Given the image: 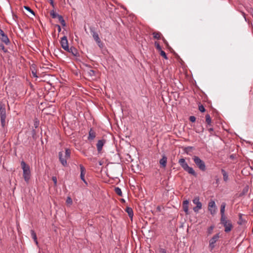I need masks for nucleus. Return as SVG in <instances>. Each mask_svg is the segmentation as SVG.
Here are the masks:
<instances>
[{
	"label": "nucleus",
	"mask_w": 253,
	"mask_h": 253,
	"mask_svg": "<svg viewBox=\"0 0 253 253\" xmlns=\"http://www.w3.org/2000/svg\"><path fill=\"white\" fill-rule=\"evenodd\" d=\"M121 202L122 203H125V200L124 199H121Z\"/></svg>",
	"instance_id": "obj_54"
},
{
	"label": "nucleus",
	"mask_w": 253,
	"mask_h": 253,
	"mask_svg": "<svg viewBox=\"0 0 253 253\" xmlns=\"http://www.w3.org/2000/svg\"><path fill=\"white\" fill-rule=\"evenodd\" d=\"M218 179L217 178L216 179V183H218Z\"/></svg>",
	"instance_id": "obj_56"
},
{
	"label": "nucleus",
	"mask_w": 253,
	"mask_h": 253,
	"mask_svg": "<svg viewBox=\"0 0 253 253\" xmlns=\"http://www.w3.org/2000/svg\"><path fill=\"white\" fill-rule=\"evenodd\" d=\"M152 35L153 36V38L157 40H160L161 39V37L162 36L161 33L159 32H154L152 33Z\"/></svg>",
	"instance_id": "obj_25"
},
{
	"label": "nucleus",
	"mask_w": 253,
	"mask_h": 253,
	"mask_svg": "<svg viewBox=\"0 0 253 253\" xmlns=\"http://www.w3.org/2000/svg\"><path fill=\"white\" fill-rule=\"evenodd\" d=\"M193 203L196 205V207L197 208H202V204L201 202H200V198L199 197H196L194 198V199L193 200Z\"/></svg>",
	"instance_id": "obj_18"
},
{
	"label": "nucleus",
	"mask_w": 253,
	"mask_h": 253,
	"mask_svg": "<svg viewBox=\"0 0 253 253\" xmlns=\"http://www.w3.org/2000/svg\"><path fill=\"white\" fill-rule=\"evenodd\" d=\"M244 222H245V220L242 218V214L240 213L239 214V221H238V224L239 225H242Z\"/></svg>",
	"instance_id": "obj_30"
},
{
	"label": "nucleus",
	"mask_w": 253,
	"mask_h": 253,
	"mask_svg": "<svg viewBox=\"0 0 253 253\" xmlns=\"http://www.w3.org/2000/svg\"><path fill=\"white\" fill-rule=\"evenodd\" d=\"M252 211H253V210Z\"/></svg>",
	"instance_id": "obj_57"
},
{
	"label": "nucleus",
	"mask_w": 253,
	"mask_h": 253,
	"mask_svg": "<svg viewBox=\"0 0 253 253\" xmlns=\"http://www.w3.org/2000/svg\"><path fill=\"white\" fill-rule=\"evenodd\" d=\"M202 208H197V207H195L193 208V211L195 212H198L199 211V210L201 209Z\"/></svg>",
	"instance_id": "obj_45"
},
{
	"label": "nucleus",
	"mask_w": 253,
	"mask_h": 253,
	"mask_svg": "<svg viewBox=\"0 0 253 253\" xmlns=\"http://www.w3.org/2000/svg\"><path fill=\"white\" fill-rule=\"evenodd\" d=\"M52 181H53L54 182V186H56L57 185V178L56 176H52Z\"/></svg>",
	"instance_id": "obj_41"
},
{
	"label": "nucleus",
	"mask_w": 253,
	"mask_h": 253,
	"mask_svg": "<svg viewBox=\"0 0 253 253\" xmlns=\"http://www.w3.org/2000/svg\"><path fill=\"white\" fill-rule=\"evenodd\" d=\"M208 210L210 211L211 214L214 215L216 212V206L215 202L211 200L208 204Z\"/></svg>",
	"instance_id": "obj_9"
},
{
	"label": "nucleus",
	"mask_w": 253,
	"mask_h": 253,
	"mask_svg": "<svg viewBox=\"0 0 253 253\" xmlns=\"http://www.w3.org/2000/svg\"><path fill=\"white\" fill-rule=\"evenodd\" d=\"M32 137H33V139L35 140H37L38 136L36 134V130L33 129L32 131Z\"/></svg>",
	"instance_id": "obj_33"
},
{
	"label": "nucleus",
	"mask_w": 253,
	"mask_h": 253,
	"mask_svg": "<svg viewBox=\"0 0 253 253\" xmlns=\"http://www.w3.org/2000/svg\"><path fill=\"white\" fill-rule=\"evenodd\" d=\"M214 228L213 226H211L208 229V234H211L212 233L213 229Z\"/></svg>",
	"instance_id": "obj_38"
},
{
	"label": "nucleus",
	"mask_w": 253,
	"mask_h": 253,
	"mask_svg": "<svg viewBox=\"0 0 253 253\" xmlns=\"http://www.w3.org/2000/svg\"><path fill=\"white\" fill-rule=\"evenodd\" d=\"M71 150L70 149H65V154L63 155V152H59L58 154L59 159L61 164L65 167L67 165V160L70 158Z\"/></svg>",
	"instance_id": "obj_3"
},
{
	"label": "nucleus",
	"mask_w": 253,
	"mask_h": 253,
	"mask_svg": "<svg viewBox=\"0 0 253 253\" xmlns=\"http://www.w3.org/2000/svg\"><path fill=\"white\" fill-rule=\"evenodd\" d=\"M225 206L226 203H222L220 207L221 218L226 217L224 214Z\"/></svg>",
	"instance_id": "obj_20"
},
{
	"label": "nucleus",
	"mask_w": 253,
	"mask_h": 253,
	"mask_svg": "<svg viewBox=\"0 0 253 253\" xmlns=\"http://www.w3.org/2000/svg\"><path fill=\"white\" fill-rule=\"evenodd\" d=\"M221 171L223 175L224 181L226 182L228 180V174L227 172L224 169H221Z\"/></svg>",
	"instance_id": "obj_26"
},
{
	"label": "nucleus",
	"mask_w": 253,
	"mask_h": 253,
	"mask_svg": "<svg viewBox=\"0 0 253 253\" xmlns=\"http://www.w3.org/2000/svg\"><path fill=\"white\" fill-rule=\"evenodd\" d=\"M0 122L1 126L4 127L5 126V120L6 118V113L0 115Z\"/></svg>",
	"instance_id": "obj_22"
},
{
	"label": "nucleus",
	"mask_w": 253,
	"mask_h": 253,
	"mask_svg": "<svg viewBox=\"0 0 253 253\" xmlns=\"http://www.w3.org/2000/svg\"><path fill=\"white\" fill-rule=\"evenodd\" d=\"M167 163V157L165 155H163L162 158L160 160V164L163 168L166 167Z\"/></svg>",
	"instance_id": "obj_17"
},
{
	"label": "nucleus",
	"mask_w": 253,
	"mask_h": 253,
	"mask_svg": "<svg viewBox=\"0 0 253 253\" xmlns=\"http://www.w3.org/2000/svg\"><path fill=\"white\" fill-rule=\"evenodd\" d=\"M0 49L2 50L5 53L7 52V50L5 47L4 45L1 43H0Z\"/></svg>",
	"instance_id": "obj_35"
},
{
	"label": "nucleus",
	"mask_w": 253,
	"mask_h": 253,
	"mask_svg": "<svg viewBox=\"0 0 253 253\" xmlns=\"http://www.w3.org/2000/svg\"><path fill=\"white\" fill-rule=\"evenodd\" d=\"M188 204L189 201L187 200H184L182 203L183 210L185 212L186 214H188Z\"/></svg>",
	"instance_id": "obj_15"
},
{
	"label": "nucleus",
	"mask_w": 253,
	"mask_h": 253,
	"mask_svg": "<svg viewBox=\"0 0 253 253\" xmlns=\"http://www.w3.org/2000/svg\"><path fill=\"white\" fill-rule=\"evenodd\" d=\"M160 55L163 57L165 59H168V57H167V55L166 53V52L163 51V50H162L161 51H160Z\"/></svg>",
	"instance_id": "obj_34"
},
{
	"label": "nucleus",
	"mask_w": 253,
	"mask_h": 253,
	"mask_svg": "<svg viewBox=\"0 0 253 253\" xmlns=\"http://www.w3.org/2000/svg\"><path fill=\"white\" fill-rule=\"evenodd\" d=\"M192 148V147H188L186 148V149H191Z\"/></svg>",
	"instance_id": "obj_55"
},
{
	"label": "nucleus",
	"mask_w": 253,
	"mask_h": 253,
	"mask_svg": "<svg viewBox=\"0 0 253 253\" xmlns=\"http://www.w3.org/2000/svg\"><path fill=\"white\" fill-rule=\"evenodd\" d=\"M155 46L159 52L162 50V47L160 46L159 43L157 42H155Z\"/></svg>",
	"instance_id": "obj_32"
},
{
	"label": "nucleus",
	"mask_w": 253,
	"mask_h": 253,
	"mask_svg": "<svg viewBox=\"0 0 253 253\" xmlns=\"http://www.w3.org/2000/svg\"><path fill=\"white\" fill-rule=\"evenodd\" d=\"M50 15L52 18H56L59 15V14L56 13L54 10H52L50 11Z\"/></svg>",
	"instance_id": "obj_29"
},
{
	"label": "nucleus",
	"mask_w": 253,
	"mask_h": 253,
	"mask_svg": "<svg viewBox=\"0 0 253 253\" xmlns=\"http://www.w3.org/2000/svg\"><path fill=\"white\" fill-rule=\"evenodd\" d=\"M0 40L4 43L6 45L10 44V40L7 36L4 33L2 29L0 28Z\"/></svg>",
	"instance_id": "obj_8"
},
{
	"label": "nucleus",
	"mask_w": 253,
	"mask_h": 253,
	"mask_svg": "<svg viewBox=\"0 0 253 253\" xmlns=\"http://www.w3.org/2000/svg\"><path fill=\"white\" fill-rule=\"evenodd\" d=\"M164 43L166 44V45L167 46V47L168 48H169L170 46L169 45V43L167 41V40L165 39L164 37H162V38Z\"/></svg>",
	"instance_id": "obj_39"
},
{
	"label": "nucleus",
	"mask_w": 253,
	"mask_h": 253,
	"mask_svg": "<svg viewBox=\"0 0 253 253\" xmlns=\"http://www.w3.org/2000/svg\"><path fill=\"white\" fill-rule=\"evenodd\" d=\"M173 55H174L175 57L177 59V60H178L179 62H183L180 56L175 51H173Z\"/></svg>",
	"instance_id": "obj_36"
},
{
	"label": "nucleus",
	"mask_w": 253,
	"mask_h": 253,
	"mask_svg": "<svg viewBox=\"0 0 253 253\" xmlns=\"http://www.w3.org/2000/svg\"><path fill=\"white\" fill-rule=\"evenodd\" d=\"M72 200L71 199V198L69 197H68L67 198V200H66V203H68V204H72Z\"/></svg>",
	"instance_id": "obj_43"
},
{
	"label": "nucleus",
	"mask_w": 253,
	"mask_h": 253,
	"mask_svg": "<svg viewBox=\"0 0 253 253\" xmlns=\"http://www.w3.org/2000/svg\"><path fill=\"white\" fill-rule=\"evenodd\" d=\"M178 164L182 169L189 174H190L195 177L197 176V173L192 167H189L186 162L184 158H181L178 161Z\"/></svg>",
	"instance_id": "obj_1"
},
{
	"label": "nucleus",
	"mask_w": 253,
	"mask_h": 253,
	"mask_svg": "<svg viewBox=\"0 0 253 253\" xmlns=\"http://www.w3.org/2000/svg\"><path fill=\"white\" fill-rule=\"evenodd\" d=\"M156 210L158 211H159L160 212L161 211V208L160 206H158L156 208Z\"/></svg>",
	"instance_id": "obj_52"
},
{
	"label": "nucleus",
	"mask_w": 253,
	"mask_h": 253,
	"mask_svg": "<svg viewBox=\"0 0 253 253\" xmlns=\"http://www.w3.org/2000/svg\"><path fill=\"white\" fill-rule=\"evenodd\" d=\"M168 48L170 50V52L173 54V51H174V50L170 46Z\"/></svg>",
	"instance_id": "obj_53"
},
{
	"label": "nucleus",
	"mask_w": 253,
	"mask_h": 253,
	"mask_svg": "<svg viewBox=\"0 0 253 253\" xmlns=\"http://www.w3.org/2000/svg\"><path fill=\"white\" fill-rule=\"evenodd\" d=\"M90 32L92 35V37L95 42H97L98 45L100 47H103V43L101 42V41L99 37V35L97 32H96L93 28H90Z\"/></svg>",
	"instance_id": "obj_6"
},
{
	"label": "nucleus",
	"mask_w": 253,
	"mask_h": 253,
	"mask_svg": "<svg viewBox=\"0 0 253 253\" xmlns=\"http://www.w3.org/2000/svg\"><path fill=\"white\" fill-rule=\"evenodd\" d=\"M6 113L5 105L0 104V115Z\"/></svg>",
	"instance_id": "obj_27"
},
{
	"label": "nucleus",
	"mask_w": 253,
	"mask_h": 253,
	"mask_svg": "<svg viewBox=\"0 0 253 253\" xmlns=\"http://www.w3.org/2000/svg\"><path fill=\"white\" fill-rule=\"evenodd\" d=\"M106 140L104 139L99 140L96 144L97 150L98 153H101L103 146L105 144Z\"/></svg>",
	"instance_id": "obj_11"
},
{
	"label": "nucleus",
	"mask_w": 253,
	"mask_h": 253,
	"mask_svg": "<svg viewBox=\"0 0 253 253\" xmlns=\"http://www.w3.org/2000/svg\"><path fill=\"white\" fill-rule=\"evenodd\" d=\"M96 137V132L93 130L92 128H90L88 132V136L87 139L89 141L93 140Z\"/></svg>",
	"instance_id": "obj_13"
},
{
	"label": "nucleus",
	"mask_w": 253,
	"mask_h": 253,
	"mask_svg": "<svg viewBox=\"0 0 253 253\" xmlns=\"http://www.w3.org/2000/svg\"><path fill=\"white\" fill-rule=\"evenodd\" d=\"M220 237L219 233L214 235L209 241V248L212 251L215 247V244L219 240Z\"/></svg>",
	"instance_id": "obj_7"
},
{
	"label": "nucleus",
	"mask_w": 253,
	"mask_h": 253,
	"mask_svg": "<svg viewBox=\"0 0 253 253\" xmlns=\"http://www.w3.org/2000/svg\"><path fill=\"white\" fill-rule=\"evenodd\" d=\"M39 125V121H38L37 120L34 122V126L35 128H37Z\"/></svg>",
	"instance_id": "obj_44"
},
{
	"label": "nucleus",
	"mask_w": 253,
	"mask_h": 253,
	"mask_svg": "<svg viewBox=\"0 0 253 253\" xmlns=\"http://www.w3.org/2000/svg\"><path fill=\"white\" fill-rule=\"evenodd\" d=\"M199 110L201 112H204L206 111L204 106L202 104L199 105Z\"/></svg>",
	"instance_id": "obj_37"
},
{
	"label": "nucleus",
	"mask_w": 253,
	"mask_h": 253,
	"mask_svg": "<svg viewBox=\"0 0 253 253\" xmlns=\"http://www.w3.org/2000/svg\"><path fill=\"white\" fill-rule=\"evenodd\" d=\"M206 123L207 124V126H211V119L209 114H207L206 115Z\"/></svg>",
	"instance_id": "obj_23"
},
{
	"label": "nucleus",
	"mask_w": 253,
	"mask_h": 253,
	"mask_svg": "<svg viewBox=\"0 0 253 253\" xmlns=\"http://www.w3.org/2000/svg\"><path fill=\"white\" fill-rule=\"evenodd\" d=\"M208 130L210 132L211 135H213L214 134L213 133L214 130H213V128L212 127H210V128H208Z\"/></svg>",
	"instance_id": "obj_46"
},
{
	"label": "nucleus",
	"mask_w": 253,
	"mask_h": 253,
	"mask_svg": "<svg viewBox=\"0 0 253 253\" xmlns=\"http://www.w3.org/2000/svg\"><path fill=\"white\" fill-rule=\"evenodd\" d=\"M114 191L119 196H123L122 190L119 187H115Z\"/></svg>",
	"instance_id": "obj_28"
},
{
	"label": "nucleus",
	"mask_w": 253,
	"mask_h": 253,
	"mask_svg": "<svg viewBox=\"0 0 253 253\" xmlns=\"http://www.w3.org/2000/svg\"><path fill=\"white\" fill-rule=\"evenodd\" d=\"M80 171H81V175L80 177L81 180L86 184H87V182L85 180L84 176L86 173V169L83 166V165L80 164Z\"/></svg>",
	"instance_id": "obj_12"
},
{
	"label": "nucleus",
	"mask_w": 253,
	"mask_h": 253,
	"mask_svg": "<svg viewBox=\"0 0 253 253\" xmlns=\"http://www.w3.org/2000/svg\"><path fill=\"white\" fill-rule=\"evenodd\" d=\"M67 51L71 53L75 57H79L80 56L77 49L74 46H71L69 48V50Z\"/></svg>",
	"instance_id": "obj_14"
},
{
	"label": "nucleus",
	"mask_w": 253,
	"mask_h": 253,
	"mask_svg": "<svg viewBox=\"0 0 253 253\" xmlns=\"http://www.w3.org/2000/svg\"><path fill=\"white\" fill-rule=\"evenodd\" d=\"M194 130L197 133H201L203 132L204 130V128L201 124L197 125L195 126L194 127Z\"/></svg>",
	"instance_id": "obj_16"
},
{
	"label": "nucleus",
	"mask_w": 253,
	"mask_h": 253,
	"mask_svg": "<svg viewBox=\"0 0 253 253\" xmlns=\"http://www.w3.org/2000/svg\"><path fill=\"white\" fill-rule=\"evenodd\" d=\"M32 74L34 77H38V76H37V71L35 69L32 70Z\"/></svg>",
	"instance_id": "obj_42"
},
{
	"label": "nucleus",
	"mask_w": 253,
	"mask_h": 253,
	"mask_svg": "<svg viewBox=\"0 0 253 253\" xmlns=\"http://www.w3.org/2000/svg\"><path fill=\"white\" fill-rule=\"evenodd\" d=\"M60 44L62 47L66 51H68L69 50V47L68 45V42L67 40V38L66 36H64L61 38L60 41Z\"/></svg>",
	"instance_id": "obj_10"
},
{
	"label": "nucleus",
	"mask_w": 253,
	"mask_h": 253,
	"mask_svg": "<svg viewBox=\"0 0 253 253\" xmlns=\"http://www.w3.org/2000/svg\"><path fill=\"white\" fill-rule=\"evenodd\" d=\"M55 27H57L58 32L59 33L61 31V28L60 26L58 24H56V25H55Z\"/></svg>",
	"instance_id": "obj_50"
},
{
	"label": "nucleus",
	"mask_w": 253,
	"mask_h": 253,
	"mask_svg": "<svg viewBox=\"0 0 253 253\" xmlns=\"http://www.w3.org/2000/svg\"><path fill=\"white\" fill-rule=\"evenodd\" d=\"M125 211L127 213L129 217L131 219V220H132L133 216V211L132 209L131 208L127 207L125 210Z\"/></svg>",
	"instance_id": "obj_19"
},
{
	"label": "nucleus",
	"mask_w": 253,
	"mask_h": 253,
	"mask_svg": "<svg viewBox=\"0 0 253 253\" xmlns=\"http://www.w3.org/2000/svg\"><path fill=\"white\" fill-rule=\"evenodd\" d=\"M61 24L62 25V26L64 27L66 26V22L65 21V20L63 19L62 20L61 22H60Z\"/></svg>",
	"instance_id": "obj_49"
},
{
	"label": "nucleus",
	"mask_w": 253,
	"mask_h": 253,
	"mask_svg": "<svg viewBox=\"0 0 253 253\" xmlns=\"http://www.w3.org/2000/svg\"><path fill=\"white\" fill-rule=\"evenodd\" d=\"M57 18H58L59 22H61L62 20L64 19L62 16L61 15H59Z\"/></svg>",
	"instance_id": "obj_48"
},
{
	"label": "nucleus",
	"mask_w": 253,
	"mask_h": 253,
	"mask_svg": "<svg viewBox=\"0 0 253 253\" xmlns=\"http://www.w3.org/2000/svg\"><path fill=\"white\" fill-rule=\"evenodd\" d=\"M50 2V4L52 5V6L53 7H54V2H53V0H51V1H49Z\"/></svg>",
	"instance_id": "obj_51"
},
{
	"label": "nucleus",
	"mask_w": 253,
	"mask_h": 253,
	"mask_svg": "<svg viewBox=\"0 0 253 253\" xmlns=\"http://www.w3.org/2000/svg\"><path fill=\"white\" fill-rule=\"evenodd\" d=\"M21 168L23 169V176L25 181L28 182L31 176L30 169L29 165H27L24 161L21 162Z\"/></svg>",
	"instance_id": "obj_2"
},
{
	"label": "nucleus",
	"mask_w": 253,
	"mask_h": 253,
	"mask_svg": "<svg viewBox=\"0 0 253 253\" xmlns=\"http://www.w3.org/2000/svg\"><path fill=\"white\" fill-rule=\"evenodd\" d=\"M89 69L86 70L87 73L88 75L91 77H93L95 76L96 71L91 69L90 67L89 66H87Z\"/></svg>",
	"instance_id": "obj_21"
},
{
	"label": "nucleus",
	"mask_w": 253,
	"mask_h": 253,
	"mask_svg": "<svg viewBox=\"0 0 253 253\" xmlns=\"http://www.w3.org/2000/svg\"><path fill=\"white\" fill-rule=\"evenodd\" d=\"M24 8L25 9H26L27 11L30 12L33 15H34V16L35 15V12H34V11L30 7H29L28 6H24Z\"/></svg>",
	"instance_id": "obj_31"
},
{
	"label": "nucleus",
	"mask_w": 253,
	"mask_h": 253,
	"mask_svg": "<svg viewBox=\"0 0 253 253\" xmlns=\"http://www.w3.org/2000/svg\"><path fill=\"white\" fill-rule=\"evenodd\" d=\"M192 159L197 166V167L202 171L206 170V167L205 162L201 160L199 157L194 156Z\"/></svg>",
	"instance_id": "obj_5"
},
{
	"label": "nucleus",
	"mask_w": 253,
	"mask_h": 253,
	"mask_svg": "<svg viewBox=\"0 0 253 253\" xmlns=\"http://www.w3.org/2000/svg\"><path fill=\"white\" fill-rule=\"evenodd\" d=\"M31 237L33 239L34 242H35L36 245H38V242L37 235H36V232H35L34 230H31Z\"/></svg>",
	"instance_id": "obj_24"
},
{
	"label": "nucleus",
	"mask_w": 253,
	"mask_h": 253,
	"mask_svg": "<svg viewBox=\"0 0 253 253\" xmlns=\"http://www.w3.org/2000/svg\"><path fill=\"white\" fill-rule=\"evenodd\" d=\"M189 121L192 123H194L196 121V117L194 116H191L189 118Z\"/></svg>",
	"instance_id": "obj_40"
},
{
	"label": "nucleus",
	"mask_w": 253,
	"mask_h": 253,
	"mask_svg": "<svg viewBox=\"0 0 253 253\" xmlns=\"http://www.w3.org/2000/svg\"><path fill=\"white\" fill-rule=\"evenodd\" d=\"M159 252L160 253H167L166 250L163 248H161Z\"/></svg>",
	"instance_id": "obj_47"
},
{
	"label": "nucleus",
	"mask_w": 253,
	"mask_h": 253,
	"mask_svg": "<svg viewBox=\"0 0 253 253\" xmlns=\"http://www.w3.org/2000/svg\"><path fill=\"white\" fill-rule=\"evenodd\" d=\"M220 223L224 227L226 233L230 232L233 227L231 221L227 219L226 217L220 218Z\"/></svg>",
	"instance_id": "obj_4"
}]
</instances>
